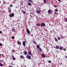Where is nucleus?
Masks as SVG:
<instances>
[{"instance_id":"f257e3e1","label":"nucleus","mask_w":67,"mask_h":67,"mask_svg":"<svg viewBox=\"0 0 67 67\" xmlns=\"http://www.w3.org/2000/svg\"><path fill=\"white\" fill-rule=\"evenodd\" d=\"M14 14L13 13L9 15V16L10 18H12V17H13V16H14Z\"/></svg>"},{"instance_id":"f03ea898","label":"nucleus","mask_w":67,"mask_h":67,"mask_svg":"<svg viewBox=\"0 0 67 67\" xmlns=\"http://www.w3.org/2000/svg\"><path fill=\"white\" fill-rule=\"evenodd\" d=\"M8 9L9 13H11V8L10 7H9Z\"/></svg>"},{"instance_id":"7ed1b4c3","label":"nucleus","mask_w":67,"mask_h":67,"mask_svg":"<svg viewBox=\"0 0 67 67\" xmlns=\"http://www.w3.org/2000/svg\"><path fill=\"white\" fill-rule=\"evenodd\" d=\"M26 32H27V34H30V31H29V29H26Z\"/></svg>"},{"instance_id":"20e7f679","label":"nucleus","mask_w":67,"mask_h":67,"mask_svg":"<svg viewBox=\"0 0 67 67\" xmlns=\"http://www.w3.org/2000/svg\"><path fill=\"white\" fill-rule=\"evenodd\" d=\"M41 11L39 10H37L36 11V13L37 14H40L41 13Z\"/></svg>"},{"instance_id":"39448f33","label":"nucleus","mask_w":67,"mask_h":67,"mask_svg":"<svg viewBox=\"0 0 67 67\" xmlns=\"http://www.w3.org/2000/svg\"><path fill=\"white\" fill-rule=\"evenodd\" d=\"M52 10H49L48 12V13L49 14H51L52 13Z\"/></svg>"},{"instance_id":"423d86ee","label":"nucleus","mask_w":67,"mask_h":67,"mask_svg":"<svg viewBox=\"0 0 67 67\" xmlns=\"http://www.w3.org/2000/svg\"><path fill=\"white\" fill-rule=\"evenodd\" d=\"M41 26H45V24L44 23H42L41 24Z\"/></svg>"},{"instance_id":"0eeeda50","label":"nucleus","mask_w":67,"mask_h":67,"mask_svg":"<svg viewBox=\"0 0 67 67\" xmlns=\"http://www.w3.org/2000/svg\"><path fill=\"white\" fill-rule=\"evenodd\" d=\"M26 58H28L29 59H30L31 58V57L30 55H27L26 56Z\"/></svg>"},{"instance_id":"6e6552de","label":"nucleus","mask_w":67,"mask_h":67,"mask_svg":"<svg viewBox=\"0 0 67 67\" xmlns=\"http://www.w3.org/2000/svg\"><path fill=\"white\" fill-rule=\"evenodd\" d=\"M27 51H24L23 52V54L24 55H27Z\"/></svg>"},{"instance_id":"1a4fd4ad","label":"nucleus","mask_w":67,"mask_h":67,"mask_svg":"<svg viewBox=\"0 0 67 67\" xmlns=\"http://www.w3.org/2000/svg\"><path fill=\"white\" fill-rule=\"evenodd\" d=\"M23 46H25V42L24 41H23Z\"/></svg>"},{"instance_id":"9d476101","label":"nucleus","mask_w":67,"mask_h":67,"mask_svg":"<svg viewBox=\"0 0 67 67\" xmlns=\"http://www.w3.org/2000/svg\"><path fill=\"white\" fill-rule=\"evenodd\" d=\"M17 43L18 45H21V43L20 42H19L18 41H17Z\"/></svg>"},{"instance_id":"9b49d317","label":"nucleus","mask_w":67,"mask_h":67,"mask_svg":"<svg viewBox=\"0 0 67 67\" xmlns=\"http://www.w3.org/2000/svg\"><path fill=\"white\" fill-rule=\"evenodd\" d=\"M38 50H39V52H40L42 51V49L41 48H39L38 49Z\"/></svg>"},{"instance_id":"f8f14e48","label":"nucleus","mask_w":67,"mask_h":67,"mask_svg":"<svg viewBox=\"0 0 67 67\" xmlns=\"http://www.w3.org/2000/svg\"><path fill=\"white\" fill-rule=\"evenodd\" d=\"M54 40L55 41H56V42H58V40H57V38L54 37Z\"/></svg>"},{"instance_id":"ddd939ff","label":"nucleus","mask_w":67,"mask_h":67,"mask_svg":"<svg viewBox=\"0 0 67 67\" xmlns=\"http://www.w3.org/2000/svg\"><path fill=\"white\" fill-rule=\"evenodd\" d=\"M41 56H42V57L43 58H45V57H46L45 55H44V54H42L41 55Z\"/></svg>"},{"instance_id":"4468645a","label":"nucleus","mask_w":67,"mask_h":67,"mask_svg":"<svg viewBox=\"0 0 67 67\" xmlns=\"http://www.w3.org/2000/svg\"><path fill=\"white\" fill-rule=\"evenodd\" d=\"M59 49L60 50H62L63 49V47H59Z\"/></svg>"},{"instance_id":"2eb2a0df","label":"nucleus","mask_w":67,"mask_h":67,"mask_svg":"<svg viewBox=\"0 0 67 67\" xmlns=\"http://www.w3.org/2000/svg\"><path fill=\"white\" fill-rule=\"evenodd\" d=\"M36 47L37 49H39V48H40V47L39 45H37L36 46Z\"/></svg>"},{"instance_id":"dca6fc26","label":"nucleus","mask_w":67,"mask_h":67,"mask_svg":"<svg viewBox=\"0 0 67 67\" xmlns=\"http://www.w3.org/2000/svg\"><path fill=\"white\" fill-rule=\"evenodd\" d=\"M20 57L21 58H24V56H23V55H21Z\"/></svg>"},{"instance_id":"f3484780","label":"nucleus","mask_w":67,"mask_h":67,"mask_svg":"<svg viewBox=\"0 0 67 67\" xmlns=\"http://www.w3.org/2000/svg\"><path fill=\"white\" fill-rule=\"evenodd\" d=\"M33 43L34 44H36V41L34 40L33 41Z\"/></svg>"},{"instance_id":"a211bd4d","label":"nucleus","mask_w":67,"mask_h":67,"mask_svg":"<svg viewBox=\"0 0 67 67\" xmlns=\"http://www.w3.org/2000/svg\"><path fill=\"white\" fill-rule=\"evenodd\" d=\"M65 22H67V18H66L65 19V20H64Z\"/></svg>"},{"instance_id":"6ab92c4d","label":"nucleus","mask_w":67,"mask_h":67,"mask_svg":"<svg viewBox=\"0 0 67 67\" xmlns=\"http://www.w3.org/2000/svg\"><path fill=\"white\" fill-rule=\"evenodd\" d=\"M36 25H37V26H39L40 25V24L38 23Z\"/></svg>"},{"instance_id":"aec40b11","label":"nucleus","mask_w":67,"mask_h":67,"mask_svg":"<svg viewBox=\"0 0 67 67\" xmlns=\"http://www.w3.org/2000/svg\"><path fill=\"white\" fill-rule=\"evenodd\" d=\"M61 38H63V39L65 38V37H63L62 35L61 36Z\"/></svg>"},{"instance_id":"412c9836","label":"nucleus","mask_w":67,"mask_h":67,"mask_svg":"<svg viewBox=\"0 0 67 67\" xmlns=\"http://www.w3.org/2000/svg\"><path fill=\"white\" fill-rule=\"evenodd\" d=\"M55 48H56V49H58L59 48V46H57Z\"/></svg>"},{"instance_id":"4be33fe9","label":"nucleus","mask_w":67,"mask_h":67,"mask_svg":"<svg viewBox=\"0 0 67 67\" xmlns=\"http://www.w3.org/2000/svg\"><path fill=\"white\" fill-rule=\"evenodd\" d=\"M11 38H12L13 40L14 38V36H12L11 37Z\"/></svg>"},{"instance_id":"5701e85b","label":"nucleus","mask_w":67,"mask_h":67,"mask_svg":"<svg viewBox=\"0 0 67 67\" xmlns=\"http://www.w3.org/2000/svg\"><path fill=\"white\" fill-rule=\"evenodd\" d=\"M3 66V65L1 63H0V66Z\"/></svg>"},{"instance_id":"b1692460","label":"nucleus","mask_w":67,"mask_h":67,"mask_svg":"<svg viewBox=\"0 0 67 67\" xmlns=\"http://www.w3.org/2000/svg\"><path fill=\"white\" fill-rule=\"evenodd\" d=\"M43 2L44 3H46V0H43Z\"/></svg>"},{"instance_id":"393cba45","label":"nucleus","mask_w":67,"mask_h":67,"mask_svg":"<svg viewBox=\"0 0 67 67\" xmlns=\"http://www.w3.org/2000/svg\"><path fill=\"white\" fill-rule=\"evenodd\" d=\"M31 2V3H32V2H32V0H29V2Z\"/></svg>"},{"instance_id":"a878e982","label":"nucleus","mask_w":67,"mask_h":67,"mask_svg":"<svg viewBox=\"0 0 67 67\" xmlns=\"http://www.w3.org/2000/svg\"><path fill=\"white\" fill-rule=\"evenodd\" d=\"M29 55H31V52H29Z\"/></svg>"},{"instance_id":"bb28decb","label":"nucleus","mask_w":67,"mask_h":67,"mask_svg":"<svg viewBox=\"0 0 67 67\" xmlns=\"http://www.w3.org/2000/svg\"><path fill=\"white\" fill-rule=\"evenodd\" d=\"M54 13L55 14H56V15H58V13H57V12H54Z\"/></svg>"},{"instance_id":"cd10ccee","label":"nucleus","mask_w":67,"mask_h":67,"mask_svg":"<svg viewBox=\"0 0 67 67\" xmlns=\"http://www.w3.org/2000/svg\"><path fill=\"white\" fill-rule=\"evenodd\" d=\"M14 30H15V29L14 28H13L12 29V31L13 32Z\"/></svg>"},{"instance_id":"c85d7f7f","label":"nucleus","mask_w":67,"mask_h":67,"mask_svg":"<svg viewBox=\"0 0 67 67\" xmlns=\"http://www.w3.org/2000/svg\"><path fill=\"white\" fill-rule=\"evenodd\" d=\"M58 40H60V37H58Z\"/></svg>"},{"instance_id":"c756f323","label":"nucleus","mask_w":67,"mask_h":67,"mask_svg":"<svg viewBox=\"0 0 67 67\" xmlns=\"http://www.w3.org/2000/svg\"><path fill=\"white\" fill-rule=\"evenodd\" d=\"M28 5L30 6L31 5V3H28Z\"/></svg>"},{"instance_id":"7c9ffc66","label":"nucleus","mask_w":67,"mask_h":67,"mask_svg":"<svg viewBox=\"0 0 67 67\" xmlns=\"http://www.w3.org/2000/svg\"><path fill=\"white\" fill-rule=\"evenodd\" d=\"M48 62L49 63H52V62L51 61H48Z\"/></svg>"},{"instance_id":"2f4dec72","label":"nucleus","mask_w":67,"mask_h":67,"mask_svg":"<svg viewBox=\"0 0 67 67\" xmlns=\"http://www.w3.org/2000/svg\"><path fill=\"white\" fill-rule=\"evenodd\" d=\"M3 4H6V2L5 1H3Z\"/></svg>"},{"instance_id":"473e14b6","label":"nucleus","mask_w":67,"mask_h":67,"mask_svg":"<svg viewBox=\"0 0 67 67\" xmlns=\"http://www.w3.org/2000/svg\"><path fill=\"white\" fill-rule=\"evenodd\" d=\"M24 11V12H23V13L24 14H25V12L24 11Z\"/></svg>"},{"instance_id":"72a5a7b5","label":"nucleus","mask_w":67,"mask_h":67,"mask_svg":"<svg viewBox=\"0 0 67 67\" xmlns=\"http://www.w3.org/2000/svg\"><path fill=\"white\" fill-rule=\"evenodd\" d=\"M58 11V9H56L55 10V12H57Z\"/></svg>"},{"instance_id":"f704fd0d","label":"nucleus","mask_w":67,"mask_h":67,"mask_svg":"<svg viewBox=\"0 0 67 67\" xmlns=\"http://www.w3.org/2000/svg\"><path fill=\"white\" fill-rule=\"evenodd\" d=\"M0 46H2V44L1 43H0Z\"/></svg>"},{"instance_id":"c9c22d12","label":"nucleus","mask_w":67,"mask_h":67,"mask_svg":"<svg viewBox=\"0 0 67 67\" xmlns=\"http://www.w3.org/2000/svg\"><path fill=\"white\" fill-rule=\"evenodd\" d=\"M13 6V5L12 4H10V7H12Z\"/></svg>"},{"instance_id":"e433bc0d","label":"nucleus","mask_w":67,"mask_h":67,"mask_svg":"<svg viewBox=\"0 0 67 67\" xmlns=\"http://www.w3.org/2000/svg\"><path fill=\"white\" fill-rule=\"evenodd\" d=\"M13 60H15L16 59H15V58H13Z\"/></svg>"},{"instance_id":"4c0bfd02","label":"nucleus","mask_w":67,"mask_h":67,"mask_svg":"<svg viewBox=\"0 0 67 67\" xmlns=\"http://www.w3.org/2000/svg\"><path fill=\"white\" fill-rule=\"evenodd\" d=\"M63 50L64 51H66V48L64 49H63Z\"/></svg>"},{"instance_id":"58836bf2","label":"nucleus","mask_w":67,"mask_h":67,"mask_svg":"<svg viewBox=\"0 0 67 67\" xmlns=\"http://www.w3.org/2000/svg\"><path fill=\"white\" fill-rule=\"evenodd\" d=\"M59 2H61V0H58Z\"/></svg>"},{"instance_id":"ea45409f","label":"nucleus","mask_w":67,"mask_h":67,"mask_svg":"<svg viewBox=\"0 0 67 67\" xmlns=\"http://www.w3.org/2000/svg\"><path fill=\"white\" fill-rule=\"evenodd\" d=\"M2 33V31H0V34H1Z\"/></svg>"},{"instance_id":"a19ab883","label":"nucleus","mask_w":67,"mask_h":67,"mask_svg":"<svg viewBox=\"0 0 67 67\" xmlns=\"http://www.w3.org/2000/svg\"><path fill=\"white\" fill-rule=\"evenodd\" d=\"M54 7H55V8H56V7H57V6H56V5H54Z\"/></svg>"},{"instance_id":"79ce46f5","label":"nucleus","mask_w":67,"mask_h":67,"mask_svg":"<svg viewBox=\"0 0 67 67\" xmlns=\"http://www.w3.org/2000/svg\"><path fill=\"white\" fill-rule=\"evenodd\" d=\"M12 52H14V51H13V50H12Z\"/></svg>"},{"instance_id":"37998d69","label":"nucleus","mask_w":67,"mask_h":67,"mask_svg":"<svg viewBox=\"0 0 67 67\" xmlns=\"http://www.w3.org/2000/svg\"><path fill=\"white\" fill-rule=\"evenodd\" d=\"M12 58H14V56L13 55H12Z\"/></svg>"},{"instance_id":"c03bdc74","label":"nucleus","mask_w":67,"mask_h":67,"mask_svg":"<svg viewBox=\"0 0 67 67\" xmlns=\"http://www.w3.org/2000/svg\"><path fill=\"white\" fill-rule=\"evenodd\" d=\"M65 56L66 58H67V56Z\"/></svg>"},{"instance_id":"a18cd8bd","label":"nucleus","mask_w":67,"mask_h":67,"mask_svg":"<svg viewBox=\"0 0 67 67\" xmlns=\"http://www.w3.org/2000/svg\"><path fill=\"white\" fill-rule=\"evenodd\" d=\"M31 35V36H33V35Z\"/></svg>"},{"instance_id":"49530a36","label":"nucleus","mask_w":67,"mask_h":67,"mask_svg":"<svg viewBox=\"0 0 67 67\" xmlns=\"http://www.w3.org/2000/svg\"><path fill=\"white\" fill-rule=\"evenodd\" d=\"M0 62H2V60H0Z\"/></svg>"},{"instance_id":"de8ad7c7","label":"nucleus","mask_w":67,"mask_h":67,"mask_svg":"<svg viewBox=\"0 0 67 67\" xmlns=\"http://www.w3.org/2000/svg\"><path fill=\"white\" fill-rule=\"evenodd\" d=\"M51 3H53V2L52 1H51Z\"/></svg>"},{"instance_id":"09e8293b","label":"nucleus","mask_w":67,"mask_h":67,"mask_svg":"<svg viewBox=\"0 0 67 67\" xmlns=\"http://www.w3.org/2000/svg\"><path fill=\"white\" fill-rule=\"evenodd\" d=\"M0 57H1V55L0 54Z\"/></svg>"},{"instance_id":"8fccbe9b","label":"nucleus","mask_w":67,"mask_h":67,"mask_svg":"<svg viewBox=\"0 0 67 67\" xmlns=\"http://www.w3.org/2000/svg\"><path fill=\"white\" fill-rule=\"evenodd\" d=\"M0 3H1V2L0 1Z\"/></svg>"},{"instance_id":"3c124183","label":"nucleus","mask_w":67,"mask_h":67,"mask_svg":"<svg viewBox=\"0 0 67 67\" xmlns=\"http://www.w3.org/2000/svg\"><path fill=\"white\" fill-rule=\"evenodd\" d=\"M14 32H15V31H14Z\"/></svg>"}]
</instances>
